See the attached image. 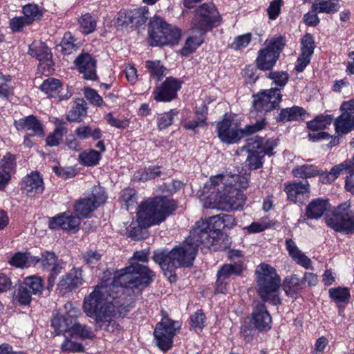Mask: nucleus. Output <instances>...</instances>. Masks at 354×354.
<instances>
[{"label":"nucleus","mask_w":354,"mask_h":354,"mask_svg":"<svg viewBox=\"0 0 354 354\" xmlns=\"http://www.w3.org/2000/svg\"><path fill=\"white\" fill-rule=\"evenodd\" d=\"M196 239L192 237L191 232L188 238L178 246L171 251H155L153 256V261L158 263L165 274H169L170 281L175 279L172 272L179 267H189L195 259L198 248L201 243L196 241Z\"/></svg>","instance_id":"7ed1b4c3"},{"label":"nucleus","mask_w":354,"mask_h":354,"mask_svg":"<svg viewBox=\"0 0 354 354\" xmlns=\"http://www.w3.org/2000/svg\"><path fill=\"white\" fill-rule=\"evenodd\" d=\"M96 208L97 207L91 202V198L81 199L75 205L76 214L83 217L89 216Z\"/></svg>","instance_id":"a19ab883"},{"label":"nucleus","mask_w":354,"mask_h":354,"mask_svg":"<svg viewBox=\"0 0 354 354\" xmlns=\"http://www.w3.org/2000/svg\"><path fill=\"white\" fill-rule=\"evenodd\" d=\"M256 274L257 291L262 300L272 305L280 304L279 291L281 279L275 268L267 263H261L256 269Z\"/></svg>","instance_id":"423d86ee"},{"label":"nucleus","mask_w":354,"mask_h":354,"mask_svg":"<svg viewBox=\"0 0 354 354\" xmlns=\"http://www.w3.org/2000/svg\"><path fill=\"white\" fill-rule=\"evenodd\" d=\"M220 23V16L212 4H203L196 10L189 30V36L181 49V54L187 56L203 43V36Z\"/></svg>","instance_id":"20e7f679"},{"label":"nucleus","mask_w":354,"mask_h":354,"mask_svg":"<svg viewBox=\"0 0 354 354\" xmlns=\"http://www.w3.org/2000/svg\"><path fill=\"white\" fill-rule=\"evenodd\" d=\"M22 189L29 196L41 194L44 190L43 178L38 172H32L23 180Z\"/></svg>","instance_id":"4be33fe9"},{"label":"nucleus","mask_w":354,"mask_h":354,"mask_svg":"<svg viewBox=\"0 0 354 354\" xmlns=\"http://www.w3.org/2000/svg\"><path fill=\"white\" fill-rule=\"evenodd\" d=\"M329 207L330 205L328 201L316 198L313 200L306 207V214L309 218L318 219L323 216Z\"/></svg>","instance_id":"c85d7f7f"},{"label":"nucleus","mask_w":354,"mask_h":354,"mask_svg":"<svg viewBox=\"0 0 354 354\" xmlns=\"http://www.w3.org/2000/svg\"><path fill=\"white\" fill-rule=\"evenodd\" d=\"M180 324L164 316L157 324L153 336L157 346L163 352L171 348L173 339L180 328Z\"/></svg>","instance_id":"f8f14e48"},{"label":"nucleus","mask_w":354,"mask_h":354,"mask_svg":"<svg viewBox=\"0 0 354 354\" xmlns=\"http://www.w3.org/2000/svg\"><path fill=\"white\" fill-rule=\"evenodd\" d=\"M53 122L55 128L46 139V145L50 147H55L60 144L64 136L67 132L66 123L62 119L57 118H53Z\"/></svg>","instance_id":"cd10ccee"},{"label":"nucleus","mask_w":354,"mask_h":354,"mask_svg":"<svg viewBox=\"0 0 354 354\" xmlns=\"http://www.w3.org/2000/svg\"><path fill=\"white\" fill-rule=\"evenodd\" d=\"M75 134L80 140L92 138L98 140L102 138V131L99 128H93L88 125H81L75 130Z\"/></svg>","instance_id":"f704fd0d"},{"label":"nucleus","mask_w":354,"mask_h":354,"mask_svg":"<svg viewBox=\"0 0 354 354\" xmlns=\"http://www.w3.org/2000/svg\"><path fill=\"white\" fill-rule=\"evenodd\" d=\"M325 221L327 225L335 231L346 234L354 232V211L348 202L337 206L332 214L325 217Z\"/></svg>","instance_id":"1a4fd4ad"},{"label":"nucleus","mask_w":354,"mask_h":354,"mask_svg":"<svg viewBox=\"0 0 354 354\" xmlns=\"http://www.w3.org/2000/svg\"><path fill=\"white\" fill-rule=\"evenodd\" d=\"M223 229L221 215H216L206 220L196 223L192 231V237L205 248H213L214 250L220 248L221 230Z\"/></svg>","instance_id":"0eeeda50"},{"label":"nucleus","mask_w":354,"mask_h":354,"mask_svg":"<svg viewBox=\"0 0 354 354\" xmlns=\"http://www.w3.org/2000/svg\"><path fill=\"white\" fill-rule=\"evenodd\" d=\"M282 6L281 0H273L267 8V13L270 20H275L280 14Z\"/></svg>","instance_id":"69168bd1"},{"label":"nucleus","mask_w":354,"mask_h":354,"mask_svg":"<svg viewBox=\"0 0 354 354\" xmlns=\"http://www.w3.org/2000/svg\"><path fill=\"white\" fill-rule=\"evenodd\" d=\"M74 321L69 319L63 315H56L51 320V326L55 330L56 335H65L71 332Z\"/></svg>","instance_id":"c756f323"},{"label":"nucleus","mask_w":354,"mask_h":354,"mask_svg":"<svg viewBox=\"0 0 354 354\" xmlns=\"http://www.w3.org/2000/svg\"><path fill=\"white\" fill-rule=\"evenodd\" d=\"M277 143L274 139L265 140L263 138L255 137L248 141L249 154L246 162L250 169H257L263 165V158L266 154L272 155V150Z\"/></svg>","instance_id":"9d476101"},{"label":"nucleus","mask_w":354,"mask_h":354,"mask_svg":"<svg viewBox=\"0 0 354 354\" xmlns=\"http://www.w3.org/2000/svg\"><path fill=\"white\" fill-rule=\"evenodd\" d=\"M292 174L297 178H308L319 175L320 170L313 165H303L295 167Z\"/></svg>","instance_id":"c9c22d12"},{"label":"nucleus","mask_w":354,"mask_h":354,"mask_svg":"<svg viewBox=\"0 0 354 354\" xmlns=\"http://www.w3.org/2000/svg\"><path fill=\"white\" fill-rule=\"evenodd\" d=\"M190 320L192 327L201 330L205 326V315L202 310H197L191 316Z\"/></svg>","instance_id":"774afa93"},{"label":"nucleus","mask_w":354,"mask_h":354,"mask_svg":"<svg viewBox=\"0 0 354 354\" xmlns=\"http://www.w3.org/2000/svg\"><path fill=\"white\" fill-rule=\"evenodd\" d=\"M64 309L66 310V313L64 315L74 322H76V319L82 316V312L80 309L71 302H67L65 304Z\"/></svg>","instance_id":"338daca9"},{"label":"nucleus","mask_w":354,"mask_h":354,"mask_svg":"<svg viewBox=\"0 0 354 354\" xmlns=\"http://www.w3.org/2000/svg\"><path fill=\"white\" fill-rule=\"evenodd\" d=\"M266 46L259 50L256 62L258 68L267 71L271 69L279 57L284 45V38L281 35L273 37L265 41Z\"/></svg>","instance_id":"9b49d317"},{"label":"nucleus","mask_w":354,"mask_h":354,"mask_svg":"<svg viewBox=\"0 0 354 354\" xmlns=\"http://www.w3.org/2000/svg\"><path fill=\"white\" fill-rule=\"evenodd\" d=\"M32 295H41L44 290L43 279L38 276L32 275L24 279L23 283Z\"/></svg>","instance_id":"4c0bfd02"},{"label":"nucleus","mask_w":354,"mask_h":354,"mask_svg":"<svg viewBox=\"0 0 354 354\" xmlns=\"http://www.w3.org/2000/svg\"><path fill=\"white\" fill-rule=\"evenodd\" d=\"M344 171H346L351 177L354 175V156L352 160H346L333 167L329 172L319 174L320 181L324 184L330 183L335 180Z\"/></svg>","instance_id":"b1692460"},{"label":"nucleus","mask_w":354,"mask_h":354,"mask_svg":"<svg viewBox=\"0 0 354 354\" xmlns=\"http://www.w3.org/2000/svg\"><path fill=\"white\" fill-rule=\"evenodd\" d=\"M78 22L82 32L84 34L93 32L96 28L95 20L88 13L82 15Z\"/></svg>","instance_id":"8fccbe9b"},{"label":"nucleus","mask_w":354,"mask_h":354,"mask_svg":"<svg viewBox=\"0 0 354 354\" xmlns=\"http://www.w3.org/2000/svg\"><path fill=\"white\" fill-rule=\"evenodd\" d=\"M88 198H91V202L98 207L100 205L105 203L107 195L104 189L100 185H95L93 189L91 194Z\"/></svg>","instance_id":"603ef678"},{"label":"nucleus","mask_w":354,"mask_h":354,"mask_svg":"<svg viewBox=\"0 0 354 354\" xmlns=\"http://www.w3.org/2000/svg\"><path fill=\"white\" fill-rule=\"evenodd\" d=\"M270 226L266 218H261L259 221L252 222L250 225L243 228L248 234L259 233L264 231Z\"/></svg>","instance_id":"5fc2aeb1"},{"label":"nucleus","mask_w":354,"mask_h":354,"mask_svg":"<svg viewBox=\"0 0 354 354\" xmlns=\"http://www.w3.org/2000/svg\"><path fill=\"white\" fill-rule=\"evenodd\" d=\"M301 53L312 56L315 49V41L310 34H306L301 39Z\"/></svg>","instance_id":"13d9d810"},{"label":"nucleus","mask_w":354,"mask_h":354,"mask_svg":"<svg viewBox=\"0 0 354 354\" xmlns=\"http://www.w3.org/2000/svg\"><path fill=\"white\" fill-rule=\"evenodd\" d=\"M251 39V33H245L239 35L234 39V41L230 44V47L235 50H241L247 47L250 43Z\"/></svg>","instance_id":"4d7b16f0"},{"label":"nucleus","mask_w":354,"mask_h":354,"mask_svg":"<svg viewBox=\"0 0 354 354\" xmlns=\"http://www.w3.org/2000/svg\"><path fill=\"white\" fill-rule=\"evenodd\" d=\"M306 111L299 106H293L282 109L279 114V120L281 121L297 120L303 118Z\"/></svg>","instance_id":"58836bf2"},{"label":"nucleus","mask_w":354,"mask_h":354,"mask_svg":"<svg viewBox=\"0 0 354 354\" xmlns=\"http://www.w3.org/2000/svg\"><path fill=\"white\" fill-rule=\"evenodd\" d=\"M146 67L151 75L157 78L158 80H161L166 75L167 69L161 64L160 61H147Z\"/></svg>","instance_id":"09e8293b"},{"label":"nucleus","mask_w":354,"mask_h":354,"mask_svg":"<svg viewBox=\"0 0 354 354\" xmlns=\"http://www.w3.org/2000/svg\"><path fill=\"white\" fill-rule=\"evenodd\" d=\"M86 115V105L77 103L73 106L67 114L66 119L70 122H80Z\"/></svg>","instance_id":"a18cd8bd"},{"label":"nucleus","mask_w":354,"mask_h":354,"mask_svg":"<svg viewBox=\"0 0 354 354\" xmlns=\"http://www.w3.org/2000/svg\"><path fill=\"white\" fill-rule=\"evenodd\" d=\"M216 131L219 139L224 143L237 142L243 137V131L238 123L230 119H224L216 124Z\"/></svg>","instance_id":"4468645a"},{"label":"nucleus","mask_w":354,"mask_h":354,"mask_svg":"<svg viewBox=\"0 0 354 354\" xmlns=\"http://www.w3.org/2000/svg\"><path fill=\"white\" fill-rule=\"evenodd\" d=\"M40 89L49 97L58 98L60 101L67 100L72 96V92L68 90L66 93H62V84L59 80L55 78H48L44 80L40 86Z\"/></svg>","instance_id":"5701e85b"},{"label":"nucleus","mask_w":354,"mask_h":354,"mask_svg":"<svg viewBox=\"0 0 354 354\" xmlns=\"http://www.w3.org/2000/svg\"><path fill=\"white\" fill-rule=\"evenodd\" d=\"M32 295L26 286L21 283L14 293L13 299L20 305L27 306L31 302Z\"/></svg>","instance_id":"79ce46f5"},{"label":"nucleus","mask_w":354,"mask_h":354,"mask_svg":"<svg viewBox=\"0 0 354 354\" xmlns=\"http://www.w3.org/2000/svg\"><path fill=\"white\" fill-rule=\"evenodd\" d=\"M14 125L19 131H31L35 135L44 136L42 124L33 115H29L19 120H15Z\"/></svg>","instance_id":"a878e982"},{"label":"nucleus","mask_w":354,"mask_h":354,"mask_svg":"<svg viewBox=\"0 0 354 354\" xmlns=\"http://www.w3.org/2000/svg\"><path fill=\"white\" fill-rule=\"evenodd\" d=\"M303 288V280L297 274L286 277L283 282V290L288 296L293 297Z\"/></svg>","instance_id":"72a5a7b5"},{"label":"nucleus","mask_w":354,"mask_h":354,"mask_svg":"<svg viewBox=\"0 0 354 354\" xmlns=\"http://www.w3.org/2000/svg\"><path fill=\"white\" fill-rule=\"evenodd\" d=\"M176 208V202L167 197L148 198L139 205L138 222L142 227L158 225Z\"/></svg>","instance_id":"39448f33"},{"label":"nucleus","mask_w":354,"mask_h":354,"mask_svg":"<svg viewBox=\"0 0 354 354\" xmlns=\"http://www.w3.org/2000/svg\"><path fill=\"white\" fill-rule=\"evenodd\" d=\"M248 185L246 176L220 174L211 176L198 194L207 208L226 212L239 210L243 208L245 201L241 190L247 189Z\"/></svg>","instance_id":"f03ea898"},{"label":"nucleus","mask_w":354,"mask_h":354,"mask_svg":"<svg viewBox=\"0 0 354 354\" xmlns=\"http://www.w3.org/2000/svg\"><path fill=\"white\" fill-rule=\"evenodd\" d=\"M73 337H66L64 341L62 343L61 349L65 352H82L84 347L82 344L72 340Z\"/></svg>","instance_id":"6e6d98bb"},{"label":"nucleus","mask_w":354,"mask_h":354,"mask_svg":"<svg viewBox=\"0 0 354 354\" xmlns=\"http://www.w3.org/2000/svg\"><path fill=\"white\" fill-rule=\"evenodd\" d=\"M76 66L80 73L83 74L86 80H95L97 79L96 62L88 53H82L75 59Z\"/></svg>","instance_id":"412c9836"},{"label":"nucleus","mask_w":354,"mask_h":354,"mask_svg":"<svg viewBox=\"0 0 354 354\" xmlns=\"http://www.w3.org/2000/svg\"><path fill=\"white\" fill-rule=\"evenodd\" d=\"M268 77L280 88L283 87L289 80V75L288 73L283 71L270 72Z\"/></svg>","instance_id":"680f3d73"},{"label":"nucleus","mask_w":354,"mask_h":354,"mask_svg":"<svg viewBox=\"0 0 354 354\" xmlns=\"http://www.w3.org/2000/svg\"><path fill=\"white\" fill-rule=\"evenodd\" d=\"M149 15V10L147 7H140L129 12V17L131 23L141 25L146 22Z\"/></svg>","instance_id":"de8ad7c7"},{"label":"nucleus","mask_w":354,"mask_h":354,"mask_svg":"<svg viewBox=\"0 0 354 354\" xmlns=\"http://www.w3.org/2000/svg\"><path fill=\"white\" fill-rule=\"evenodd\" d=\"M288 199L295 203H302L309 197V183L308 181L294 182L285 187Z\"/></svg>","instance_id":"6ab92c4d"},{"label":"nucleus","mask_w":354,"mask_h":354,"mask_svg":"<svg viewBox=\"0 0 354 354\" xmlns=\"http://www.w3.org/2000/svg\"><path fill=\"white\" fill-rule=\"evenodd\" d=\"M31 24V20L28 17H14L10 20V27L15 32H19L27 25Z\"/></svg>","instance_id":"e2e57ef3"},{"label":"nucleus","mask_w":354,"mask_h":354,"mask_svg":"<svg viewBox=\"0 0 354 354\" xmlns=\"http://www.w3.org/2000/svg\"><path fill=\"white\" fill-rule=\"evenodd\" d=\"M180 88V82L171 77H167L162 86L154 91V99L158 102H170L176 97Z\"/></svg>","instance_id":"f3484780"},{"label":"nucleus","mask_w":354,"mask_h":354,"mask_svg":"<svg viewBox=\"0 0 354 354\" xmlns=\"http://www.w3.org/2000/svg\"><path fill=\"white\" fill-rule=\"evenodd\" d=\"M286 247L290 257L299 266L309 269L312 266V261L297 247L295 242L291 239L286 240Z\"/></svg>","instance_id":"bb28decb"},{"label":"nucleus","mask_w":354,"mask_h":354,"mask_svg":"<svg viewBox=\"0 0 354 354\" xmlns=\"http://www.w3.org/2000/svg\"><path fill=\"white\" fill-rule=\"evenodd\" d=\"M60 50L64 55H70L76 51L78 48V44L76 43V39L72 36L70 32L64 34L63 39L59 45Z\"/></svg>","instance_id":"49530a36"},{"label":"nucleus","mask_w":354,"mask_h":354,"mask_svg":"<svg viewBox=\"0 0 354 354\" xmlns=\"http://www.w3.org/2000/svg\"><path fill=\"white\" fill-rule=\"evenodd\" d=\"M243 270L240 263H227L223 265L217 272L215 291L217 293H226L232 275H239Z\"/></svg>","instance_id":"2eb2a0df"},{"label":"nucleus","mask_w":354,"mask_h":354,"mask_svg":"<svg viewBox=\"0 0 354 354\" xmlns=\"http://www.w3.org/2000/svg\"><path fill=\"white\" fill-rule=\"evenodd\" d=\"M154 277L152 270L133 264L118 271L110 283L102 281L97 284L84 298L82 306L86 315L95 320V330L101 328L102 321L109 315H124L128 310L122 297L123 287H146Z\"/></svg>","instance_id":"f257e3e1"},{"label":"nucleus","mask_w":354,"mask_h":354,"mask_svg":"<svg viewBox=\"0 0 354 354\" xmlns=\"http://www.w3.org/2000/svg\"><path fill=\"white\" fill-rule=\"evenodd\" d=\"M83 283L82 270L73 268L62 278L58 283V287L61 289L72 290L82 285Z\"/></svg>","instance_id":"393cba45"},{"label":"nucleus","mask_w":354,"mask_h":354,"mask_svg":"<svg viewBox=\"0 0 354 354\" xmlns=\"http://www.w3.org/2000/svg\"><path fill=\"white\" fill-rule=\"evenodd\" d=\"M312 8L313 11L318 12V13L330 14L337 12L340 6L338 3L322 0L315 1L312 5Z\"/></svg>","instance_id":"e433bc0d"},{"label":"nucleus","mask_w":354,"mask_h":354,"mask_svg":"<svg viewBox=\"0 0 354 354\" xmlns=\"http://www.w3.org/2000/svg\"><path fill=\"white\" fill-rule=\"evenodd\" d=\"M37 264L41 263L43 269H49L57 261L55 254L48 251L43 252L41 257H37Z\"/></svg>","instance_id":"052dcab7"},{"label":"nucleus","mask_w":354,"mask_h":354,"mask_svg":"<svg viewBox=\"0 0 354 354\" xmlns=\"http://www.w3.org/2000/svg\"><path fill=\"white\" fill-rule=\"evenodd\" d=\"M70 336L71 337H75L82 340L93 339L95 337L91 327L77 322H73Z\"/></svg>","instance_id":"2f4dec72"},{"label":"nucleus","mask_w":354,"mask_h":354,"mask_svg":"<svg viewBox=\"0 0 354 354\" xmlns=\"http://www.w3.org/2000/svg\"><path fill=\"white\" fill-rule=\"evenodd\" d=\"M348 101L344 102L340 107L342 114L336 118L334 124L338 133H347L354 129V111L344 107Z\"/></svg>","instance_id":"aec40b11"},{"label":"nucleus","mask_w":354,"mask_h":354,"mask_svg":"<svg viewBox=\"0 0 354 354\" xmlns=\"http://www.w3.org/2000/svg\"><path fill=\"white\" fill-rule=\"evenodd\" d=\"M29 53L40 62H46L47 65L51 62L52 55L50 49L44 43H32L30 45Z\"/></svg>","instance_id":"7c9ffc66"},{"label":"nucleus","mask_w":354,"mask_h":354,"mask_svg":"<svg viewBox=\"0 0 354 354\" xmlns=\"http://www.w3.org/2000/svg\"><path fill=\"white\" fill-rule=\"evenodd\" d=\"M80 224V219L78 216L63 213L50 218L49 227L53 230L62 229L68 231L76 232Z\"/></svg>","instance_id":"a211bd4d"},{"label":"nucleus","mask_w":354,"mask_h":354,"mask_svg":"<svg viewBox=\"0 0 354 354\" xmlns=\"http://www.w3.org/2000/svg\"><path fill=\"white\" fill-rule=\"evenodd\" d=\"M251 316L253 328L259 330H267L271 328L272 318L263 303H254Z\"/></svg>","instance_id":"dca6fc26"},{"label":"nucleus","mask_w":354,"mask_h":354,"mask_svg":"<svg viewBox=\"0 0 354 354\" xmlns=\"http://www.w3.org/2000/svg\"><path fill=\"white\" fill-rule=\"evenodd\" d=\"M120 200L127 208L136 203V191L131 188L124 189L121 192Z\"/></svg>","instance_id":"0e129e2a"},{"label":"nucleus","mask_w":354,"mask_h":354,"mask_svg":"<svg viewBox=\"0 0 354 354\" xmlns=\"http://www.w3.org/2000/svg\"><path fill=\"white\" fill-rule=\"evenodd\" d=\"M332 120L330 115H320L317 116L314 120L308 122L307 126L310 130L317 131L327 128L331 124Z\"/></svg>","instance_id":"37998d69"},{"label":"nucleus","mask_w":354,"mask_h":354,"mask_svg":"<svg viewBox=\"0 0 354 354\" xmlns=\"http://www.w3.org/2000/svg\"><path fill=\"white\" fill-rule=\"evenodd\" d=\"M101 158V153L94 149L82 152L79 156L80 162L85 166H93L98 164Z\"/></svg>","instance_id":"ea45409f"},{"label":"nucleus","mask_w":354,"mask_h":354,"mask_svg":"<svg viewBox=\"0 0 354 354\" xmlns=\"http://www.w3.org/2000/svg\"><path fill=\"white\" fill-rule=\"evenodd\" d=\"M161 174L160 167H149L145 171H140L134 175V178L141 181H147L159 176Z\"/></svg>","instance_id":"3c124183"},{"label":"nucleus","mask_w":354,"mask_h":354,"mask_svg":"<svg viewBox=\"0 0 354 354\" xmlns=\"http://www.w3.org/2000/svg\"><path fill=\"white\" fill-rule=\"evenodd\" d=\"M177 114L178 111L176 109L160 114L157 118L158 129L162 130L171 125L174 118L177 115Z\"/></svg>","instance_id":"864d4df0"},{"label":"nucleus","mask_w":354,"mask_h":354,"mask_svg":"<svg viewBox=\"0 0 354 354\" xmlns=\"http://www.w3.org/2000/svg\"><path fill=\"white\" fill-rule=\"evenodd\" d=\"M149 38L152 46L175 45L178 43L180 29L166 23L162 18L154 16L151 21Z\"/></svg>","instance_id":"6e6552de"},{"label":"nucleus","mask_w":354,"mask_h":354,"mask_svg":"<svg viewBox=\"0 0 354 354\" xmlns=\"http://www.w3.org/2000/svg\"><path fill=\"white\" fill-rule=\"evenodd\" d=\"M330 297L336 302H344L346 301L349 296V290L346 288H331L329 290Z\"/></svg>","instance_id":"bf43d9fd"},{"label":"nucleus","mask_w":354,"mask_h":354,"mask_svg":"<svg viewBox=\"0 0 354 354\" xmlns=\"http://www.w3.org/2000/svg\"><path fill=\"white\" fill-rule=\"evenodd\" d=\"M8 162L3 163V168L0 169V190L3 189L10 179V172L15 167L14 158L8 156Z\"/></svg>","instance_id":"c03bdc74"},{"label":"nucleus","mask_w":354,"mask_h":354,"mask_svg":"<svg viewBox=\"0 0 354 354\" xmlns=\"http://www.w3.org/2000/svg\"><path fill=\"white\" fill-rule=\"evenodd\" d=\"M37 257L30 253H16L10 260L9 263L16 268L29 267L37 264Z\"/></svg>","instance_id":"473e14b6"},{"label":"nucleus","mask_w":354,"mask_h":354,"mask_svg":"<svg viewBox=\"0 0 354 354\" xmlns=\"http://www.w3.org/2000/svg\"><path fill=\"white\" fill-rule=\"evenodd\" d=\"M253 106L257 111L268 112L279 104L281 94L279 88L265 90L253 95Z\"/></svg>","instance_id":"ddd939ff"}]
</instances>
